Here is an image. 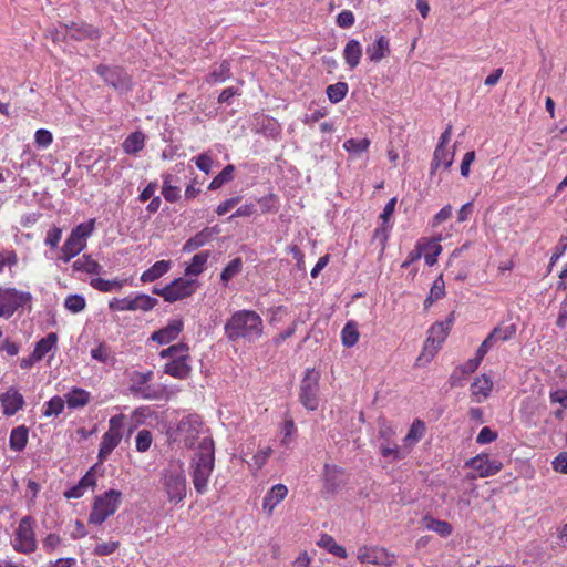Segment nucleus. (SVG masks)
I'll list each match as a JSON object with an SVG mask.
<instances>
[{"instance_id":"41","label":"nucleus","mask_w":567,"mask_h":567,"mask_svg":"<svg viewBox=\"0 0 567 567\" xmlns=\"http://www.w3.org/2000/svg\"><path fill=\"white\" fill-rule=\"evenodd\" d=\"M445 295V282L443 280L442 276H439L432 284V287L430 289V293L424 300V307L429 308L435 302L436 300L443 298Z\"/></svg>"},{"instance_id":"30","label":"nucleus","mask_w":567,"mask_h":567,"mask_svg":"<svg viewBox=\"0 0 567 567\" xmlns=\"http://www.w3.org/2000/svg\"><path fill=\"white\" fill-rule=\"evenodd\" d=\"M146 136L141 131L131 133L122 143V148L125 154L135 155L141 152L145 146Z\"/></svg>"},{"instance_id":"20","label":"nucleus","mask_w":567,"mask_h":567,"mask_svg":"<svg viewBox=\"0 0 567 567\" xmlns=\"http://www.w3.org/2000/svg\"><path fill=\"white\" fill-rule=\"evenodd\" d=\"M97 483V465H93L85 475L71 488L64 492V497L70 498H80L82 497L87 489L94 488Z\"/></svg>"},{"instance_id":"2","label":"nucleus","mask_w":567,"mask_h":567,"mask_svg":"<svg viewBox=\"0 0 567 567\" xmlns=\"http://www.w3.org/2000/svg\"><path fill=\"white\" fill-rule=\"evenodd\" d=\"M215 465L214 442L210 436L203 437L198 452L194 455L190 468L194 488L198 494L207 492L209 477Z\"/></svg>"},{"instance_id":"25","label":"nucleus","mask_w":567,"mask_h":567,"mask_svg":"<svg viewBox=\"0 0 567 567\" xmlns=\"http://www.w3.org/2000/svg\"><path fill=\"white\" fill-rule=\"evenodd\" d=\"M454 161V147H442L436 146L433 161L431 164V173L433 174L435 169L443 167L445 169L450 168Z\"/></svg>"},{"instance_id":"32","label":"nucleus","mask_w":567,"mask_h":567,"mask_svg":"<svg viewBox=\"0 0 567 567\" xmlns=\"http://www.w3.org/2000/svg\"><path fill=\"white\" fill-rule=\"evenodd\" d=\"M58 336L54 332L47 334L40 339L34 347L33 353L35 359L42 360L47 354L56 349Z\"/></svg>"},{"instance_id":"62","label":"nucleus","mask_w":567,"mask_h":567,"mask_svg":"<svg viewBox=\"0 0 567 567\" xmlns=\"http://www.w3.org/2000/svg\"><path fill=\"white\" fill-rule=\"evenodd\" d=\"M53 142V135L50 131L40 128L34 134V143L40 148L49 147Z\"/></svg>"},{"instance_id":"64","label":"nucleus","mask_w":567,"mask_h":567,"mask_svg":"<svg viewBox=\"0 0 567 567\" xmlns=\"http://www.w3.org/2000/svg\"><path fill=\"white\" fill-rule=\"evenodd\" d=\"M553 467L556 472L567 474V452H561L555 457Z\"/></svg>"},{"instance_id":"23","label":"nucleus","mask_w":567,"mask_h":567,"mask_svg":"<svg viewBox=\"0 0 567 567\" xmlns=\"http://www.w3.org/2000/svg\"><path fill=\"white\" fill-rule=\"evenodd\" d=\"M379 450L381 456L390 464L404 460L408 456L406 449L403 445H398L395 440L379 442Z\"/></svg>"},{"instance_id":"35","label":"nucleus","mask_w":567,"mask_h":567,"mask_svg":"<svg viewBox=\"0 0 567 567\" xmlns=\"http://www.w3.org/2000/svg\"><path fill=\"white\" fill-rule=\"evenodd\" d=\"M208 258H209L208 251H200V252L196 254L192 258L190 262L185 268L186 277L190 278V277H197L198 275H200L206 268Z\"/></svg>"},{"instance_id":"61","label":"nucleus","mask_w":567,"mask_h":567,"mask_svg":"<svg viewBox=\"0 0 567 567\" xmlns=\"http://www.w3.org/2000/svg\"><path fill=\"white\" fill-rule=\"evenodd\" d=\"M112 311H132V297L113 298L109 301Z\"/></svg>"},{"instance_id":"12","label":"nucleus","mask_w":567,"mask_h":567,"mask_svg":"<svg viewBox=\"0 0 567 567\" xmlns=\"http://www.w3.org/2000/svg\"><path fill=\"white\" fill-rule=\"evenodd\" d=\"M153 379V371L140 372L135 371L132 374V389L133 391L140 393L142 398L148 400H162L168 399L169 393L166 386L157 385L156 388H152L146 385Z\"/></svg>"},{"instance_id":"48","label":"nucleus","mask_w":567,"mask_h":567,"mask_svg":"<svg viewBox=\"0 0 567 567\" xmlns=\"http://www.w3.org/2000/svg\"><path fill=\"white\" fill-rule=\"evenodd\" d=\"M516 324L509 323L494 328L489 334L495 341H507L516 334Z\"/></svg>"},{"instance_id":"42","label":"nucleus","mask_w":567,"mask_h":567,"mask_svg":"<svg viewBox=\"0 0 567 567\" xmlns=\"http://www.w3.org/2000/svg\"><path fill=\"white\" fill-rule=\"evenodd\" d=\"M341 474H342V471L338 466L326 464L323 475H324L326 487L329 491H334L337 487L340 486Z\"/></svg>"},{"instance_id":"16","label":"nucleus","mask_w":567,"mask_h":567,"mask_svg":"<svg viewBox=\"0 0 567 567\" xmlns=\"http://www.w3.org/2000/svg\"><path fill=\"white\" fill-rule=\"evenodd\" d=\"M96 72L103 80L118 91H126L130 87V78L121 68L99 65Z\"/></svg>"},{"instance_id":"17","label":"nucleus","mask_w":567,"mask_h":567,"mask_svg":"<svg viewBox=\"0 0 567 567\" xmlns=\"http://www.w3.org/2000/svg\"><path fill=\"white\" fill-rule=\"evenodd\" d=\"M466 466L475 470L480 477H488L498 473L503 464L497 460L491 458L488 455L480 454L468 460Z\"/></svg>"},{"instance_id":"6","label":"nucleus","mask_w":567,"mask_h":567,"mask_svg":"<svg viewBox=\"0 0 567 567\" xmlns=\"http://www.w3.org/2000/svg\"><path fill=\"white\" fill-rule=\"evenodd\" d=\"M453 324V315L445 321L435 322L429 329V334L423 347V351L417 358V361L430 362L440 350L442 343L445 341Z\"/></svg>"},{"instance_id":"21","label":"nucleus","mask_w":567,"mask_h":567,"mask_svg":"<svg viewBox=\"0 0 567 567\" xmlns=\"http://www.w3.org/2000/svg\"><path fill=\"white\" fill-rule=\"evenodd\" d=\"M0 403L3 414L12 416L23 408L24 399L16 388H10L0 395Z\"/></svg>"},{"instance_id":"56","label":"nucleus","mask_w":567,"mask_h":567,"mask_svg":"<svg viewBox=\"0 0 567 567\" xmlns=\"http://www.w3.org/2000/svg\"><path fill=\"white\" fill-rule=\"evenodd\" d=\"M395 436V427L388 421L381 420L379 423V442H389L394 440Z\"/></svg>"},{"instance_id":"47","label":"nucleus","mask_w":567,"mask_h":567,"mask_svg":"<svg viewBox=\"0 0 567 567\" xmlns=\"http://www.w3.org/2000/svg\"><path fill=\"white\" fill-rule=\"evenodd\" d=\"M64 307L72 313H79L85 309L86 301L82 295H69L64 300Z\"/></svg>"},{"instance_id":"53","label":"nucleus","mask_w":567,"mask_h":567,"mask_svg":"<svg viewBox=\"0 0 567 567\" xmlns=\"http://www.w3.org/2000/svg\"><path fill=\"white\" fill-rule=\"evenodd\" d=\"M234 166L227 165L209 184V189L215 190L220 188L225 183L229 182L233 178Z\"/></svg>"},{"instance_id":"36","label":"nucleus","mask_w":567,"mask_h":567,"mask_svg":"<svg viewBox=\"0 0 567 567\" xmlns=\"http://www.w3.org/2000/svg\"><path fill=\"white\" fill-rule=\"evenodd\" d=\"M73 268L76 271H83L90 275H99L102 272V266L92 259L90 255H83L73 262Z\"/></svg>"},{"instance_id":"8","label":"nucleus","mask_w":567,"mask_h":567,"mask_svg":"<svg viewBox=\"0 0 567 567\" xmlns=\"http://www.w3.org/2000/svg\"><path fill=\"white\" fill-rule=\"evenodd\" d=\"M31 300L32 295L28 291L0 287V319L11 318L18 309L29 306Z\"/></svg>"},{"instance_id":"38","label":"nucleus","mask_w":567,"mask_h":567,"mask_svg":"<svg viewBox=\"0 0 567 567\" xmlns=\"http://www.w3.org/2000/svg\"><path fill=\"white\" fill-rule=\"evenodd\" d=\"M27 442H28V429L25 426H18L11 431L9 443H10V447L13 451H17V452L22 451L25 447Z\"/></svg>"},{"instance_id":"24","label":"nucleus","mask_w":567,"mask_h":567,"mask_svg":"<svg viewBox=\"0 0 567 567\" xmlns=\"http://www.w3.org/2000/svg\"><path fill=\"white\" fill-rule=\"evenodd\" d=\"M395 205L396 198L393 197L386 203V205L383 208V212L380 215V218L382 219V225L375 229L374 238L379 239L382 245H384L385 241L388 240L389 230L391 228L389 220L394 213Z\"/></svg>"},{"instance_id":"49","label":"nucleus","mask_w":567,"mask_h":567,"mask_svg":"<svg viewBox=\"0 0 567 567\" xmlns=\"http://www.w3.org/2000/svg\"><path fill=\"white\" fill-rule=\"evenodd\" d=\"M348 92V84L344 82H338L327 87V95L330 102L338 103L342 101Z\"/></svg>"},{"instance_id":"40","label":"nucleus","mask_w":567,"mask_h":567,"mask_svg":"<svg viewBox=\"0 0 567 567\" xmlns=\"http://www.w3.org/2000/svg\"><path fill=\"white\" fill-rule=\"evenodd\" d=\"M158 303L156 298L145 293H136L132 297V311H150Z\"/></svg>"},{"instance_id":"54","label":"nucleus","mask_w":567,"mask_h":567,"mask_svg":"<svg viewBox=\"0 0 567 567\" xmlns=\"http://www.w3.org/2000/svg\"><path fill=\"white\" fill-rule=\"evenodd\" d=\"M120 548V542L117 540H109V542H100L93 548V554L95 556H110L114 554Z\"/></svg>"},{"instance_id":"52","label":"nucleus","mask_w":567,"mask_h":567,"mask_svg":"<svg viewBox=\"0 0 567 567\" xmlns=\"http://www.w3.org/2000/svg\"><path fill=\"white\" fill-rule=\"evenodd\" d=\"M162 194L164 198L169 203H175L181 197V189L177 186L171 184V176L167 175L164 178Z\"/></svg>"},{"instance_id":"55","label":"nucleus","mask_w":567,"mask_h":567,"mask_svg":"<svg viewBox=\"0 0 567 567\" xmlns=\"http://www.w3.org/2000/svg\"><path fill=\"white\" fill-rule=\"evenodd\" d=\"M229 76V66L228 63L224 62L217 68H215L207 76V82L210 84H216L219 82H224Z\"/></svg>"},{"instance_id":"3","label":"nucleus","mask_w":567,"mask_h":567,"mask_svg":"<svg viewBox=\"0 0 567 567\" xmlns=\"http://www.w3.org/2000/svg\"><path fill=\"white\" fill-rule=\"evenodd\" d=\"M94 229V218L74 227L63 243L56 260L68 264L72 258L82 252L86 248L87 239Z\"/></svg>"},{"instance_id":"22","label":"nucleus","mask_w":567,"mask_h":567,"mask_svg":"<svg viewBox=\"0 0 567 567\" xmlns=\"http://www.w3.org/2000/svg\"><path fill=\"white\" fill-rule=\"evenodd\" d=\"M288 495V488L284 484L274 485L262 499V512L270 516L275 507Z\"/></svg>"},{"instance_id":"11","label":"nucleus","mask_w":567,"mask_h":567,"mask_svg":"<svg viewBox=\"0 0 567 567\" xmlns=\"http://www.w3.org/2000/svg\"><path fill=\"white\" fill-rule=\"evenodd\" d=\"M124 422L125 416L123 414H117L110 419L109 429L103 434L100 443L99 458L101 462L104 461L121 443L124 431Z\"/></svg>"},{"instance_id":"59","label":"nucleus","mask_w":567,"mask_h":567,"mask_svg":"<svg viewBox=\"0 0 567 567\" xmlns=\"http://www.w3.org/2000/svg\"><path fill=\"white\" fill-rule=\"evenodd\" d=\"M208 235L205 233H198L194 237L189 238L183 247V250L186 252H192L199 247L204 246L207 243Z\"/></svg>"},{"instance_id":"44","label":"nucleus","mask_w":567,"mask_h":567,"mask_svg":"<svg viewBox=\"0 0 567 567\" xmlns=\"http://www.w3.org/2000/svg\"><path fill=\"white\" fill-rule=\"evenodd\" d=\"M441 238L429 241L424 247V260L429 266H433L437 261L439 255L442 252L440 245Z\"/></svg>"},{"instance_id":"39","label":"nucleus","mask_w":567,"mask_h":567,"mask_svg":"<svg viewBox=\"0 0 567 567\" xmlns=\"http://www.w3.org/2000/svg\"><path fill=\"white\" fill-rule=\"evenodd\" d=\"M90 353L94 360L101 363L114 364L115 362L114 354L112 353L110 347L104 342H100L95 348L91 349Z\"/></svg>"},{"instance_id":"45","label":"nucleus","mask_w":567,"mask_h":567,"mask_svg":"<svg viewBox=\"0 0 567 567\" xmlns=\"http://www.w3.org/2000/svg\"><path fill=\"white\" fill-rule=\"evenodd\" d=\"M65 400L61 396H53L44 404L43 415L47 417L60 415L65 406Z\"/></svg>"},{"instance_id":"29","label":"nucleus","mask_w":567,"mask_h":567,"mask_svg":"<svg viewBox=\"0 0 567 567\" xmlns=\"http://www.w3.org/2000/svg\"><path fill=\"white\" fill-rule=\"evenodd\" d=\"M425 432V424L421 420H415L409 432L403 439V447L406 449L408 455L412 451L413 446L421 441Z\"/></svg>"},{"instance_id":"33","label":"nucleus","mask_w":567,"mask_h":567,"mask_svg":"<svg viewBox=\"0 0 567 567\" xmlns=\"http://www.w3.org/2000/svg\"><path fill=\"white\" fill-rule=\"evenodd\" d=\"M172 267V261L169 260H159L156 261L151 268L145 270L141 276L142 282H153L156 279L164 276L166 272L169 271Z\"/></svg>"},{"instance_id":"27","label":"nucleus","mask_w":567,"mask_h":567,"mask_svg":"<svg viewBox=\"0 0 567 567\" xmlns=\"http://www.w3.org/2000/svg\"><path fill=\"white\" fill-rule=\"evenodd\" d=\"M492 388L493 381L486 374H482L471 384L472 396L480 403L489 395Z\"/></svg>"},{"instance_id":"13","label":"nucleus","mask_w":567,"mask_h":567,"mask_svg":"<svg viewBox=\"0 0 567 567\" xmlns=\"http://www.w3.org/2000/svg\"><path fill=\"white\" fill-rule=\"evenodd\" d=\"M357 559L361 564L390 567L395 564L396 556L384 547L363 545L358 548Z\"/></svg>"},{"instance_id":"18","label":"nucleus","mask_w":567,"mask_h":567,"mask_svg":"<svg viewBox=\"0 0 567 567\" xmlns=\"http://www.w3.org/2000/svg\"><path fill=\"white\" fill-rule=\"evenodd\" d=\"M225 330L233 341L245 339L248 333V311L235 312L226 323Z\"/></svg>"},{"instance_id":"34","label":"nucleus","mask_w":567,"mask_h":567,"mask_svg":"<svg viewBox=\"0 0 567 567\" xmlns=\"http://www.w3.org/2000/svg\"><path fill=\"white\" fill-rule=\"evenodd\" d=\"M125 282H126V280L118 279V278L107 280V279L96 277V278H92L90 280L91 287H93L94 289H96L101 292L120 291L124 287Z\"/></svg>"},{"instance_id":"15","label":"nucleus","mask_w":567,"mask_h":567,"mask_svg":"<svg viewBox=\"0 0 567 567\" xmlns=\"http://www.w3.org/2000/svg\"><path fill=\"white\" fill-rule=\"evenodd\" d=\"M97 33V30L93 29L90 25L72 23L70 25H61V30H56L52 34V38L54 41H60L68 38L74 40H83L86 38H96Z\"/></svg>"},{"instance_id":"1","label":"nucleus","mask_w":567,"mask_h":567,"mask_svg":"<svg viewBox=\"0 0 567 567\" xmlns=\"http://www.w3.org/2000/svg\"><path fill=\"white\" fill-rule=\"evenodd\" d=\"M158 488L171 504L182 503L187 495V481L184 463L181 460L171 461L161 472Z\"/></svg>"},{"instance_id":"5","label":"nucleus","mask_w":567,"mask_h":567,"mask_svg":"<svg viewBox=\"0 0 567 567\" xmlns=\"http://www.w3.org/2000/svg\"><path fill=\"white\" fill-rule=\"evenodd\" d=\"M161 358H168L169 361L164 365V373L179 380H185L192 372L190 357L188 346L179 342L159 352Z\"/></svg>"},{"instance_id":"9","label":"nucleus","mask_w":567,"mask_h":567,"mask_svg":"<svg viewBox=\"0 0 567 567\" xmlns=\"http://www.w3.org/2000/svg\"><path fill=\"white\" fill-rule=\"evenodd\" d=\"M198 288V281L189 277H181L163 288H155L153 292L167 302H175L192 296Z\"/></svg>"},{"instance_id":"50","label":"nucleus","mask_w":567,"mask_h":567,"mask_svg":"<svg viewBox=\"0 0 567 567\" xmlns=\"http://www.w3.org/2000/svg\"><path fill=\"white\" fill-rule=\"evenodd\" d=\"M370 141L368 138H350L343 144L344 150L353 155L361 154L368 150Z\"/></svg>"},{"instance_id":"7","label":"nucleus","mask_w":567,"mask_h":567,"mask_svg":"<svg viewBox=\"0 0 567 567\" xmlns=\"http://www.w3.org/2000/svg\"><path fill=\"white\" fill-rule=\"evenodd\" d=\"M205 436L208 435L198 415L189 414L179 421L176 430V440L183 442L186 446L192 447L197 441L199 446Z\"/></svg>"},{"instance_id":"28","label":"nucleus","mask_w":567,"mask_h":567,"mask_svg":"<svg viewBox=\"0 0 567 567\" xmlns=\"http://www.w3.org/2000/svg\"><path fill=\"white\" fill-rule=\"evenodd\" d=\"M69 409H80L85 406L91 400V393L82 388H72L64 395Z\"/></svg>"},{"instance_id":"37","label":"nucleus","mask_w":567,"mask_h":567,"mask_svg":"<svg viewBox=\"0 0 567 567\" xmlns=\"http://www.w3.org/2000/svg\"><path fill=\"white\" fill-rule=\"evenodd\" d=\"M318 546L324 548L326 550H328L330 554L337 556V557H340V558H347L348 557V553L346 550V548L341 545H339L334 538L330 535H322L320 537V539L318 540Z\"/></svg>"},{"instance_id":"10","label":"nucleus","mask_w":567,"mask_h":567,"mask_svg":"<svg viewBox=\"0 0 567 567\" xmlns=\"http://www.w3.org/2000/svg\"><path fill=\"white\" fill-rule=\"evenodd\" d=\"M11 544L13 549L20 554L29 555L35 551L38 543L32 517L25 516L19 522Z\"/></svg>"},{"instance_id":"51","label":"nucleus","mask_w":567,"mask_h":567,"mask_svg":"<svg viewBox=\"0 0 567 567\" xmlns=\"http://www.w3.org/2000/svg\"><path fill=\"white\" fill-rule=\"evenodd\" d=\"M425 526L427 529L437 533L442 537H446L452 533V526L445 520L429 518L426 519Z\"/></svg>"},{"instance_id":"46","label":"nucleus","mask_w":567,"mask_h":567,"mask_svg":"<svg viewBox=\"0 0 567 567\" xmlns=\"http://www.w3.org/2000/svg\"><path fill=\"white\" fill-rule=\"evenodd\" d=\"M342 344L347 348L353 347L359 340L357 324L348 322L341 331Z\"/></svg>"},{"instance_id":"57","label":"nucleus","mask_w":567,"mask_h":567,"mask_svg":"<svg viewBox=\"0 0 567 567\" xmlns=\"http://www.w3.org/2000/svg\"><path fill=\"white\" fill-rule=\"evenodd\" d=\"M62 544V538L59 534L50 533L42 539V548L45 553L52 554Z\"/></svg>"},{"instance_id":"60","label":"nucleus","mask_w":567,"mask_h":567,"mask_svg":"<svg viewBox=\"0 0 567 567\" xmlns=\"http://www.w3.org/2000/svg\"><path fill=\"white\" fill-rule=\"evenodd\" d=\"M62 238V229L53 226L51 227L45 235L44 244L49 246L51 249H56Z\"/></svg>"},{"instance_id":"31","label":"nucleus","mask_w":567,"mask_h":567,"mask_svg":"<svg viewBox=\"0 0 567 567\" xmlns=\"http://www.w3.org/2000/svg\"><path fill=\"white\" fill-rule=\"evenodd\" d=\"M362 56V47L358 40H350L343 49V59L350 69H354L360 63Z\"/></svg>"},{"instance_id":"63","label":"nucleus","mask_w":567,"mask_h":567,"mask_svg":"<svg viewBox=\"0 0 567 567\" xmlns=\"http://www.w3.org/2000/svg\"><path fill=\"white\" fill-rule=\"evenodd\" d=\"M195 162L198 169L204 172L205 174H209L213 165V157L209 153H203L199 156L192 159Z\"/></svg>"},{"instance_id":"19","label":"nucleus","mask_w":567,"mask_h":567,"mask_svg":"<svg viewBox=\"0 0 567 567\" xmlns=\"http://www.w3.org/2000/svg\"><path fill=\"white\" fill-rule=\"evenodd\" d=\"M184 329V321L182 318L171 319L165 327L155 331L151 336V340L158 344H168L176 340Z\"/></svg>"},{"instance_id":"4","label":"nucleus","mask_w":567,"mask_h":567,"mask_svg":"<svg viewBox=\"0 0 567 567\" xmlns=\"http://www.w3.org/2000/svg\"><path fill=\"white\" fill-rule=\"evenodd\" d=\"M123 495L117 489H109L93 498L87 523L101 526L109 517L113 516L122 504Z\"/></svg>"},{"instance_id":"43","label":"nucleus","mask_w":567,"mask_h":567,"mask_svg":"<svg viewBox=\"0 0 567 567\" xmlns=\"http://www.w3.org/2000/svg\"><path fill=\"white\" fill-rule=\"evenodd\" d=\"M243 270V260L240 258L233 259L221 271L220 281L224 286L235 278Z\"/></svg>"},{"instance_id":"14","label":"nucleus","mask_w":567,"mask_h":567,"mask_svg":"<svg viewBox=\"0 0 567 567\" xmlns=\"http://www.w3.org/2000/svg\"><path fill=\"white\" fill-rule=\"evenodd\" d=\"M320 374L315 369H307L306 375L300 386V401L308 410H316L318 408V383Z\"/></svg>"},{"instance_id":"26","label":"nucleus","mask_w":567,"mask_h":567,"mask_svg":"<svg viewBox=\"0 0 567 567\" xmlns=\"http://www.w3.org/2000/svg\"><path fill=\"white\" fill-rule=\"evenodd\" d=\"M390 53V43L384 35H380L371 45L367 48V55L371 62H380Z\"/></svg>"},{"instance_id":"58","label":"nucleus","mask_w":567,"mask_h":567,"mask_svg":"<svg viewBox=\"0 0 567 567\" xmlns=\"http://www.w3.org/2000/svg\"><path fill=\"white\" fill-rule=\"evenodd\" d=\"M153 435L148 430L138 431L135 439V446L138 452H146L152 444Z\"/></svg>"}]
</instances>
